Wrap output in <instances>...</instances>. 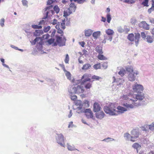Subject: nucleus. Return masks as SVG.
<instances>
[{
  "label": "nucleus",
  "instance_id": "nucleus-1",
  "mask_svg": "<svg viewBox=\"0 0 154 154\" xmlns=\"http://www.w3.org/2000/svg\"><path fill=\"white\" fill-rule=\"evenodd\" d=\"M129 93L128 95H123L120 98V100L122 102L123 106L128 109H133L134 107L140 105V102H137L141 101L145 98L143 94H133L131 95V98L129 100L128 97L130 96Z\"/></svg>",
  "mask_w": 154,
  "mask_h": 154
},
{
  "label": "nucleus",
  "instance_id": "nucleus-2",
  "mask_svg": "<svg viewBox=\"0 0 154 154\" xmlns=\"http://www.w3.org/2000/svg\"><path fill=\"white\" fill-rule=\"evenodd\" d=\"M116 109H116L114 105L112 104L109 107H105L104 110L106 113L111 115H117L127 111L126 108L120 106H118Z\"/></svg>",
  "mask_w": 154,
  "mask_h": 154
},
{
  "label": "nucleus",
  "instance_id": "nucleus-3",
  "mask_svg": "<svg viewBox=\"0 0 154 154\" xmlns=\"http://www.w3.org/2000/svg\"><path fill=\"white\" fill-rule=\"evenodd\" d=\"M65 20L64 19V20L62 21V22L60 24L59 22L55 26L56 28L57 29V32L58 33L61 34V36H62L63 35V30L65 28Z\"/></svg>",
  "mask_w": 154,
  "mask_h": 154
},
{
  "label": "nucleus",
  "instance_id": "nucleus-4",
  "mask_svg": "<svg viewBox=\"0 0 154 154\" xmlns=\"http://www.w3.org/2000/svg\"><path fill=\"white\" fill-rule=\"evenodd\" d=\"M140 34L138 33H135V36L133 33L129 34L128 36V38L131 42L134 41L136 45L137 46L140 38Z\"/></svg>",
  "mask_w": 154,
  "mask_h": 154
},
{
  "label": "nucleus",
  "instance_id": "nucleus-5",
  "mask_svg": "<svg viewBox=\"0 0 154 154\" xmlns=\"http://www.w3.org/2000/svg\"><path fill=\"white\" fill-rule=\"evenodd\" d=\"M56 42L54 44V46H55L57 45L60 46H63L65 45L66 39L64 37H63V39H62L61 37L57 35L56 36Z\"/></svg>",
  "mask_w": 154,
  "mask_h": 154
},
{
  "label": "nucleus",
  "instance_id": "nucleus-6",
  "mask_svg": "<svg viewBox=\"0 0 154 154\" xmlns=\"http://www.w3.org/2000/svg\"><path fill=\"white\" fill-rule=\"evenodd\" d=\"M132 89L134 92L137 93L138 94H142L141 93L143 90V86L140 84H138L136 83L134 85L132 86ZM144 95V94H143Z\"/></svg>",
  "mask_w": 154,
  "mask_h": 154
},
{
  "label": "nucleus",
  "instance_id": "nucleus-7",
  "mask_svg": "<svg viewBox=\"0 0 154 154\" xmlns=\"http://www.w3.org/2000/svg\"><path fill=\"white\" fill-rule=\"evenodd\" d=\"M46 11H47L46 14V18L52 16L54 14V11L53 10V6L52 5L46 8Z\"/></svg>",
  "mask_w": 154,
  "mask_h": 154
},
{
  "label": "nucleus",
  "instance_id": "nucleus-8",
  "mask_svg": "<svg viewBox=\"0 0 154 154\" xmlns=\"http://www.w3.org/2000/svg\"><path fill=\"white\" fill-rule=\"evenodd\" d=\"M57 137L56 138L57 143L61 146L64 147V137L62 134H57Z\"/></svg>",
  "mask_w": 154,
  "mask_h": 154
},
{
  "label": "nucleus",
  "instance_id": "nucleus-9",
  "mask_svg": "<svg viewBox=\"0 0 154 154\" xmlns=\"http://www.w3.org/2000/svg\"><path fill=\"white\" fill-rule=\"evenodd\" d=\"M73 90L74 92L78 94L82 93L85 91V90L83 89V87L79 85L77 86L76 87H73Z\"/></svg>",
  "mask_w": 154,
  "mask_h": 154
},
{
  "label": "nucleus",
  "instance_id": "nucleus-10",
  "mask_svg": "<svg viewBox=\"0 0 154 154\" xmlns=\"http://www.w3.org/2000/svg\"><path fill=\"white\" fill-rule=\"evenodd\" d=\"M91 75L87 73H85L82 76V80H83L82 82V84H84L86 82L91 81Z\"/></svg>",
  "mask_w": 154,
  "mask_h": 154
},
{
  "label": "nucleus",
  "instance_id": "nucleus-11",
  "mask_svg": "<svg viewBox=\"0 0 154 154\" xmlns=\"http://www.w3.org/2000/svg\"><path fill=\"white\" fill-rule=\"evenodd\" d=\"M132 136H131V141L132 142L135 141V140H133V139L137 138L139 137V133L136 130H133L131 132Z\"/></svg>",
  "mask_w": 154,
  "mask_h": 154
},
{
  "label": "nucleus",
  "instance_id": "nucleus-12",
  "mask_svg": "<svg viewBox=\"0 0 154 154\" xmlns=\"http://www.w3.org/2000/svg\"><path fill=\"white\" fill-rule=\"evenodd\" d=\"M138 74L139 72L138 71H136L133 73H130L128 77V79L130 81L133 82L135 80V75H137Z\"/></svg>",
  "mask_w": 154,
  "mask_h": 154
},
{
  "label": "nucleus",
  "instance_id": "nucleus-13",
  "mask_svg": "<svg viewBox=\"0 0 154 154\" xmlns=\"http://www.w3.org/2000/svg\"><path fill=\"white\" fill-rule=\"evenodd\" d=\"M84 112L88 118H93V113L90 109H86Z\"/></svg>",
  "mask_w": 154,
  "mask_h": 154
},
{
  "label": "nucleus",
  "instance_id": "nucleus-14",
  "mask_svg": "<svg viewBox=\"0 0 154 154\" xmlns=\"http://www.w3.org/2000/svg\"><path fill=\"white\" fill-rule=\"evenodd\" d=\"M101 107L99 104L97 102L94 103L93 105V111L96 112L100 110Z\"/></svg>",
  "mask_w": 154,
  "mask_h": 154
},
{
  "label": "nucleus",
  "instance_id": "nucleus-15",
  "mask_svg": "<svg viewBox=\"0 0 154 154\" xmlns=\"http://www.w3.org/2000/svg\"><path fill=\"white\" fill-rule=\"evenodd\" d=\"M96 112V116L97 118L101 119L104 117L105 114L103 111L100 110Z\"/></svg>",
  "mask_w": 154,
  "mask_h": 154
},
{
  "label": "nucleus",
  "instance_id": "nucleus-16",
  "mask_svg": "<svg viewBox=\"0 0 154 154\" xmlns=\"http://www.w3.org/2000/svg\"><path fill=\"white\" fill-rule=\"evenodd\" d=\"M40 41L38 43L39 45H42V42L41 38L40 37H36L33 41L31 42V43L32 45H35L36 44V42Z\"/></svg>",
  "mask_w": 154,
  "mask_h": 154
},
{
  "label": "nucleus",
  "instance_id": "nucleus-17",
  "mask_svg": "<svg viewBox=\"0 0 154 154\" xmlns=\"http://www.w3.org/2000/svg\"><path fill=\"white\" fill-rule=\"evenodd\" d=\"M76 6L73 3H71L69 5V10L71 13L74 12L76 9Z\"/></svg>",
  "mask_w": 154,
  "mask_h": 154
},
{
  "label": "nucleus",
  "instance_id": "nucleus-18",
  "mask_svg": "<svg viewBox=\"0 0 154 154\" xmlns=\"http://www.w3.org/2000/svg\"><path fill=\"white\" fill-rule=\"evenodd\" d=\"M112 36L111 35H105L104 39L103 41V43H105L106 40H109L111 41L112 39Z\"/></svg>",
  "mask_w": 154,
  "mask_h": 154
},
{
  "label": "nucleus",
  "instance_id": "nucleus-19",
  "mask_svg": "<svg viewBox=\"0 0 154 154\" xmlns=\"http://www.w3.org/2000/svg\"><path fill=\"white\" fill-rule=\"evenodd\" d=\"M91 67V65L88 63H87L83 65L82 69L83 70H86L90 69Z\"/></svg>",
  "mask_w": 154,
  "mask_h": 154
},
{
  "label": "nucleus",
  "instance_id": "nucleus-20",
  "mask_svg": "<svg viewBox=\"0 0 154 154\" xmlns=\"http://www.w3.org/2000/svg\"><path fill=\"white\" fill-rule=\"evenodd\" d=\"M142 27L143 29L146 30H149V25L146 22L144 21L142 22Z\"/></svg>",
  "mask_w": 154,
  "mask_h": 154
},
{
  "label": "nucleus",
  "instance_id": "nucleus-21",
  "mask_svg": "<svg viewBox=\"0 0 154 154\" xmlns=\"http://www.w3.org/2000/svg\"><path fill=\"white\" fill-rule=\"evenodd\" d=\"M152 5L151 7L148 10V12L149 14L154 11V0H152Z\"/></svg>",
  "mask_w": 154,
  "mask_h": 154
},
{
  "label": "nucleus",
  "instance_id": "nucleus-22",
  "mask_svg": "<svg viewBox=\"0 0 154 154\" xmlns=\"http://www.w3.org/2000/svg\"><path fill=\"white\" fill-rule=\"evenodd\" d=\"M106 33L108 35L112 36L114 33V32L113 30L108 29L106 30Z\"/></svg>",
  "mask_w": 154,
  "mask_h": 154
},
{
  "label": "nucleus",
  "instance_id": "nucleus-23",
  "mask_svg": "<svg viewBox=\"0 0 154 154\" xmlns=\"http://www.w3.org/2000/svg\"><path fill=\"white\" fill-rule=\"evenodd\" d=\"M97 58L100 60H106L107 59V58L104 56L102 54H99L97 57Z\"/></svg>",
  "mask_w": 154,
  "mask_h": 154
},
{
  "label": "nucleus",
  "instance_id": "nucleus-24",
  "mask_svg": "<svg viewBox=\"0 0 154 154\" xmlns=\"http://www.w3.org/2000/svg\"><path fill=\"white\" fill-rule=\"evenodd\" d=\"M96 51L99 54H102L103 53L102 48L100 46H97L96 48Z\"/></svg>",
  "mask_w": 154,
  "mask_h": 154
},
{
  "label": "nucleus",
  "instance_id": "nucleus-25",
  "mask_svg": "<svg viewBox=\"0 0 154 154\" xmlns=\"http://www.w3.org/2000/svg\"><path fill=\"white\" fill-rule=\"evenodd\" d=\"M146 39L147 42L148 43H152L153 42V39L152 37L150 35H147Z\"/></svg>",
  "mask_w": 154,
  "mask_h": 154
},
{
  "label": "nucleus",
  "instance_id": "nucleus-26",
  "mask_svg": "<svg viewBox=\"0 0 154 154\" xmlns=\"http://www.w3.org/2000/svg\"><path fill=\"white\" fill-rule=\"evenodd\" d=\"M101 79V77L96 75H94L91 77V79L93 80L92 81L99 80Z\"/></svg>",
  "mask_w": 154,
  "mask_h": 154
},
{
  "label": "nucleus",
  "instance_id": "nucleus-27",
  "mask_svg": "<svg viewBox=\"0 0 154 154\" xmlns=\"http://www.w3.org/2000/svg\"><path fill=\"white\" fill-rule=\"evenodd\" d=\"M100 35V32L97 31L94 32L93 34V36L95 39H97Z\"/></svg>",
  "mask_w": 154,
  "mask_h": 154
},
{
  "label": "nucleus",
  "instance_id": "nucleus-28",
  "mask_svg": "<svg viewBox=\"0 0 154 154\" xmlns=\"http://www.w3.org/2000/svg\"><path fill=\"white\" fill-rule=\"evenodd\" d=\"M92 33V31L91 30H88L85 31V34L86 36H89Z\"/></svg>",
  "mask_w": 154,
  "mask_h": 154
},
{
  "label": "nucleus",
  "instance_id": "nucleus-29",
  "mask_svg": "<svg viewBox=\"0 0 154 154\" xmlns=\"http://www.w3.org/2000/svg\"><path fill=\"white\" fill-rule=\"evenodd\" d=\"M93 68L96 70L100 69L101 68L100 63H98L96 64H94L93 66Z\"/></svg>",
  "mask_w": 154,
  "mask_h": 154
},
{
  "label": "nucleus",
  "instance_id": "nucleus-30",
  "mask_svg": "<svg viewBox=\"0 0 154 154\" xmlns=\"http://www.w3.org/2000/svg\"><path fill=\"white\" fill-rule=\"evenodd\" d=\"M92 83L89 82L85 85V87L86 89H89L92 87Z\"/></svg>",
  "mask_w": 154,
  "mask_h": 154
},
{
  "label": "nucleus",
  "instance_id": "nucleus-31",
  "mask_svg": "<svg viewBox=\"0 0 154 154\" xmlns=\"http://www.w3.org/2000/svg\"><path fill=\"white\" fill-rule=\"evenodd\" d=\"M126 70L127 71L129 72L130 73L133 72V68L131 66H130L127 67L126 69Z\"/></svg>",
  "mask_w": 154,
  "mask_h": 154
},
{
  "label": "nucleus",
  "instance_id": "nucleus-32",
  "mask_svg": "<svg viewBox=\"0 0 154 154\" xmlns=\"http://www.w3.org/2000/svg\"><path fill=\"white\" fill-rule=\"evenodd\" d=\"M132 147L134 148L137 149V152H138V150L137 148L140 147V146L137 143H135L133 144Z\"/></svg>",
  "mask_w": 154,
  "mask_h": 154
},
{
  "label": "nucleus",
  "instance_id": "nucleus-33",
  "mask_svg": "<svg viewBox=\"0 0 154 154\" xmlns=\"http://www.w3.org/2000/svg\"><path fill=\"white\" fill-rule=\"evenodd\" d=\"M121 1H123V2L128 4H133L135 3V0H120Z\"/></svg>",
  "mask_w": 154,
  "mask_h": 154
},
{
  "label": "nucleus",
  "instance_id": "nucleus-34",
  "mask_svg": "<svg viewBox=\"0 0 154 154\" xmlns=\"http://www.w3.org/2000/svg\"><path fill=\"white\" fill-rule=\"evenodd\" d=\"M149 3V0H144L141 3V5H143L144 7H148V5Z\"/></svg>",
  "mask_w": 154,
  "mask_h": 154
},
{
  "label": "nucleus",
  "instance_id": "nucleus-35",
  "mask_svg": "<svg viewBox=\"0 0 154 154\" xmlns=\"http://www.w3.org/2000/svg\"><path fill=\"white\" fill-rule=\"evenodd\" d=\"M124 80L121 79H118L116 82L117 83V85H118L122 84L123 83Z\"/></svg>",
  "mask_w": 154,
  "mask_h": 154
},
{
  "label": "nucleus",
  "instance_id": "nucleus-36",
  "mask_svg": "<svg viewBox=\"0 0 154 154\" xmlns=\"http://www.w3.org/2000/svg\"><path fill=\"white\" fill-rule=\"evenodd\" d=\"M53 10H54L57 14L59 13L60 11L59 8L57 5L55 6L54 8L53 7Z\"/></svg>",
  "mask_w": 154,
  "mask_h": 154
},
{
  "label": "nucleus",
  "instance_id": "nucleus-37",
  "mask_svg": "<svg viewBox=\"0 0 154 154\" xmlns=\"http://www.w3.org/2000/svg\"><path fill=\"white\" fill-rule=\"evenodd\" d=\"M67 148L70 151H72L74 150V147L71 145H70L69 144H67Z\"/></svg>",
  "mask_w": 154,
  "mask_h": 154
},
{
  "label": "nucleus",
  "instance_id": "nucleus-38",
  "mask_svg": "<svg viewBox=\"0 0 154 154\" xmlns=\"http://www.w3.org/2000/svg\"><path fill=\"white\" fill-rule=\"evenodd\" d=\"M125 73V69L121 70L119 72V74L121 76H123Z\"/></svg>",
  "mask_w": 154,
  "mask_h": 154
},
{
  "label": "nucleus",
  "instance_id": "nucleus-39",
  "mask_svg": "<svg viewBox=\"0 0 154 154\" xmlns=\"http://www.w3.org/2000/svg\"><path fill=\"white\" fill-rule=\"evenodd\" d=\"M32 27L33 29H41L42 26H38L35 25H32Z\"/></svg>",
  "mask_w": 154,
  "mask_h": 154
},
{
  "label": "nucleus",
  "instance_id": "nucleus-40",
  "mask_svg": "<svg viewBox=\"0 0 154 154\" xmlns=\"http://www.w3.org/2000/svg\"><path fill=\"white\" fill-rule=\"evenodd\" d=\"M106 18H107V22L108 23H109L110 22V21L111 18V15L109 13H108L107 14V15L106 16Z\"/></svg>",
  "mask_w": 154,
  "mask_h": 154
},
{
  "label": "nucleus",
  "instance_id": "nucleus-41",
  "mask_svg": "<svg viewBox=\"0 0 154 154\" xmlns=\"http://www.w3.org/2000/svg\"><path fill=\"white\" fill-rule=\"evenodd\" d=\"M83 104H84L86 107H88L89 106V101L87 100H85L84 101Z\"/></svg>",
  "mask_w": 154,
  "mask_h": 154
},
{
  "label": "nucleus",
  "instance_id": "nucleus-42",
  "mask_svg": "<svg viewBox=\"0 0 154 154\" xmlns=\"http://www.w3.org/2000/svg\"><path fill=\"white\" fill-rule=\"evenodd\" d=\"M54 40L55 39L54 38H51L48 41V42L49 45H51L52 43L54 44L55 42H54ZM53 45L54 46V45Z\"/></svg>",
  "mask_w": 154,
  "mask_h": 154
},
{
  "label": "nucleus",
  "instance_id": "nucleus-43",
  "mask_svg": "<svg viewBox=\"0 0 154 154\" xmlns=\"http://www.w3.org/2000/svg\"><path fill=\"white\" fill-rule=\"evenodd\" d=\"M69 60V55L66 54V57L64 60L65 63H68Z\"/></svg>",
  "mask_w": 154,
  "mask_h": 154
},
{
  "label": "nucleus",
  "instance_id": "nucleus-44",
  "mask_svg": "<svg viewBox=\"0 0 154 154\" xmlns=\"http://www.w3.org/2000/svg\"><path fill=\"white\" fill-rule=\"evenodd\" d=\"M148 127L150 130H154V123H152L150 125H149Z\"/></svg>",
  "mask_w": 154,
  "mask_h": 154
},
{
  "label": "nucleus",
  "instance_id": "nucleus-45",
  "mask_svg": "<svg viewBox=\"0 0 154 154\" xmlns=\"http://www.w3.org/2000/svg\"><path fill=\"white\" fill-rule=\"evenodd\" d=\"M66 75L68 79L70 80L71 79V74L69 72H66Z\"/></svg>",
  "mask_w": 154,
  "mask_h": 154
},
{
  "label": "nucleus",
  "instance_id": "nucleus-46",
  "mask_svg": "<svg viewBox=\"0 0 154 154\" xmlns=\"http://www.w3.org/2000/svg\"><path fill=\"white\" fill-rule=\"evenodd\" d=\"M124 137L126 138L127 139L129 140L130 137H131L130 134L128 133H126L124 134Z\"/></svg>",
  "mask_w": 154,
  "mask_h": 154
},
{
  "label": "nucleus",
  "instance_id": "nucleus-47",
  "mask_svg": "<svg viewBox=\"0 0 154 154\" xmlns=\"http://www.w3.org/2000/svg\"><path fill=\"white\" fill-rule=\"evenodd\" d=\"M5 19L4 18H2L0 20V25L2 26L3 27L4 26Z\"/></svg>",
  "mask_w": 154,
  "mask_h": 154
},
{
  "label": "nucleus",
  "instance_id": "nucleus-48",
  "mask_svg": "<svg viewBox=\"0 0 154 154\" xmlns=\"http://www.w3.org/2000/svg\"><path fill=\"white\" fill-rule=\"evenodd\" d=\"M50 29L51 27L50 26L45 27L44 29V31L45 32H47L50 30Z\"/></svg>",
  "mask_w": 154,
  "mask_h": 154
},
{
  "label": "nucleus",
  "instance_id": "nucleus-49",
  "mask_svg": "<svg viewBox=\"0 0 154 154\" xmlns=\"http://www.w3.org/2000/svg\"><path fill=\"white\" fill-rule=\"evenodd\" d=\"M102 66L104 69H106L108 66L107 63V62H104L103 63Z\"/></svg>",
  "mask_w": 154,
  "mask_h": 154
},
{
  "label": "nucleus",
  "instance_id": "nucleus-50",
  "mask_svg": "<svg viewBox=\"0 0 154 154\" xmlns=\"http://www.w3.org/2000/svg\"><path fill=\"white\" fill-rule=\"evenodd\" d=\"M58 23L57 20V19H54L53 20L51 21V23L53 25H55L56 24L57 25Z\"/></svg>",
  "mask_w": 154,
  "mask_h": 154
},
{
  "label": "nucleus",
  "instance_id": "nucleus-51",
  "mask_svg": "<svg viewBox=\"0 0 154 154\" xmlns=\"http://www.w3.org/2000/svg\"><path fill=\"white\" fill-rule=\"evenodd\" d=\"M70 98L72 100L75 101L77 100V97L76 95H73L71 96Z\"/></svg>",
  "mask_w": 154,
  "mask_h": 154
},
{
  "label": "nucleus",
  "instance_id": "nucleus-52",
  "mask_svg": "<svg viewBox=\"0 0 154 154\" xmlns=\"http://www.w3.org/2000/svg\"><path fill=\"white\" fill-rule=\"evenodd\" d=\"M50 32H51V37H54L56 31L55 29H54L53 30H51Z\"/></svg>",
  "mask_w": 154,
  "mask_h": 154
},
{
  "label": "nucleus",
  "instance_id": "nucleus-53",
  "mask_svg": "<svg viewBox=\"0 0 154 154\" xmlns=\"http://www.w3.org/2000/svg\"><path fill=\"white\" fill-rule=\"evenodd\" d=\"M141 35L142 38L143 39H145L146 37V35L144 32H142L141 33Z\"/></svg>",
  "mask_w": 154,
  "mask_h": 154
},
{
  "label": "nucleus",
  "instance_id": "nucleus-54",
  "mask_svg": "<svg viewBox=\"0 0 154 154\" xmlns=\"http://www.w3.org/2000/svg\"><path fill=\"white\" fill-rule=\"evenodd\" d=\"M81 101L80 100H77L75 103V105L77 106H81Z\"/></svg>",
  "mask_w": 154,
  "mask_h": 154
},
{
  "label": "nucleus",
  "instance_id": "nucleus-55",
  "mask_svg": "<svg viewBox=\"0 0 154 154\" xmlns=\"http://www.w3.org/2000/svg\"><path fill=\"white\" fill-rule=\"evenodd\" d=\"M22 2L24 6H27V5L28 2L26 0H23Z\"/></svg>",
  "mask_w": 154,
  "mask_h": 154
},
{
  "label": "nucleus",
  "instance_id": "nucleus-56",
  "mask_svg": "<svg viewBox=\"0 0 154 154\" xmlns=\"http://www.w3.org/2000/svg\"><path fill=\"white\" fill-rule=\"evenodd\" d=\"M38 30H36L35 32L34 33V35L35 36H38L39 35V34L38 33Z\"/></svg>",
  "mask_w": 154,
  "mask_h": 154
},
{
  "label": "nucleus",
  "instance_id": "nucleus-57",
  "mask_svg": "<svg viewBox=\"0 0 154 154\" xmlns=\"http://www.w3.org/2000/svg\"><path fill=\"white\" fill-rule=\"evenodd\" d=\"M73 126V122H70L69 124L68 125V128H70L71 127H72Z\"/></svg>",
  "mask_w": 154,
  "mask_h": 154
},
{
  "label": "nucleus",
  "instance_id": "nucleus-58",
  "mask_svg": "<svg viewBox=\"0 0 154 154\" xmlns=\"http://www.w3.org/2000/svg\"><path fill=\"white\" fill-rule=\"evenodd\" d=\"M53 2L54 1L52 0H48L47 1V4L48 5H51Z\"/></svg>",
  "mask_w": 154,
  "mask_h": 154
},
{
  "label": "nucleus",
  "instance_id": "nucleus-59",
  "mask_svg": "<svg viewBox=\"0 0 154 154\" xmlns=\"http://www.w3.org/2000/svg\"><path fill=\"white\" fill-rule=\"evenodd\" d=\"M86 1V0H79L78 1V3L80 4H82Z\"/></svg>",
  "mask_w": 154,
  "mask_h": 154
},
{
  "label": "nucleus",
  "instance_id": "nucleus-60",
  "mask_svg": "<svg viewBox=\"0 0 154 154\" xmlns=\"http://www.w3.org/2000/svg\"><path fill=\"white\" fill-rule=\"evenodd\" d=\"M79 44L82 47H84L85 43L84 42H79Z\"/></svg>",
  "mask_w": 154,
  "mask_h": 154
},
{
  "label": "nucleus",
  "instance_id": "nucleus-61",
  "mask_svg": "<svg viewBox=\"0 0 154 154\" xmlns=\"http://www.w3.org/2000/svg\"><path fill=\"white\" fill-rule=\"evenodd\" d=\"M0 60H1V61L3 63V65L6 67H7V66L6 64H4V61H5L4 59L3 58H1Z\"/></svg>",
  "mask_w": 154,
  "mask_h": 154
},
{
  "label": "nucleus",
  "instance_id": "nucleus-62",
  "mask_svg": "<svg viewBox=\"0 0 154 154\" xmlns=\"http://www.w3.org/2000/svg\"><path fill=\"white\" fill-rule=\"evenodd\" d=\"M111 139L110 138H106V139H103V141H106V142H109V140Z\"/></svg>",
  "mask_w": 154,
  "mask_h": 154
},
{
  "label": "nucleus",
  "instance_id": "nucleus-63",
  "mask_svg": "<svg viewBox=\"0 0 154 154\" xmlns=\"http://www.w3.org/2000/svg\"><path fill=\"white\" fill-rule=\"evenodd\" d=\"M149 21L150 23H154V18H152L149 20Z\"/></svg>",
  "mask_w": 154,
  "mask_h": 154
},
{
  "label": "nucleus",
  "instance_id": "nucleus-64",
  "mask_svg": "<svg viewBox=\"0 0 154 154\" xmlns=\"http://www.w3.org/2000/svg\"><path fill=\"white\" fill-rule=\"evenodd\" d=\"M148 154H154V152L151 151L149 152Z\"/></svg>",
  "mask_w": 154,
  "mask_h": 154
}]
</instances>
